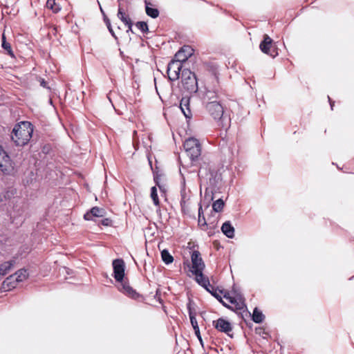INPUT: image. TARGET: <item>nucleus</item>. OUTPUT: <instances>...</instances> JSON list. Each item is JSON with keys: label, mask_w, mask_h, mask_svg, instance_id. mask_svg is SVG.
Segmentation results:
<instances>
[{"label": "nucleus", "mask_w": 354, "mask_h": 354, "mask_svg": "<svg viewBox=\"0 0 354 354\" xmlns=\"http://www.w3.org/2000/svg\"><path fill=\"white\" fill-rule=\"evenodd\" d=\"M194 53L189 46H184L176 54L175 59L168 64L167 73L170 81L174 82L180 77L183 63L185 62Z\"/></svg>", "instance_id": "f257e3e1"}, {"label": "nucleus", "mask_w": 354, "mask_h": 354, "mask_svg": "<svg viewBox=\"0 0 354 354\" xmlns=\"http://www.w3.org/2000/svg\"><path fill=\"white\" fill-rule=\"evenodd\" d=\"M33 127L29 122L17 124L12 129L11 138L17 146H24L32 138Z\"/></svg>", "instance_id": "f03ea898"}, {"label": "nucleus", "mask_w": 354, "mask_h": 354, "mask_svg": "<svg viewBox=\"0 0 354 354\" xmlns=\"http://www.w3.org/2000/svg\"><path fill=\"white\" fill-rule=\"evenodd\" d=\"M184 149L192 161L198 159L201 153V146L199 141L194 138L187 139L184 142Z\"/></svg>", "instance_id": "7ed1b4c3"}, {"label": "nucleus", "mask_w": 354, "mask_h": 354, "mask_svg": "<svg viewBox=\"0 0 354 354\" xmlns=\"http://www.w3.org/2000/svg\"><path fill=\"white\" fill-rule=\"evenodd\" d=\"M182 83L184 88L189 93H196L198 91L196 75L188 68L182 71Z\"/></svg>", "instance_id": "20e7f679"}, {"label": "nucleus", "mask_w": 354, "mask_h": 354, "mask_svg": "<svg viewBox=\"0 0 354 354\" xmlns=\"http://www.w3.org/2000/svg\"><path fill=\"white\" fill-rule=\"evenodd\" d=\"M208 113L215 120L221 122L220 126L224 127L223 121L227 120V117L224 116L223 107L220 102H211L204 104Z\"/></svg>", "instance_id": "39448f33"}, {"label": "nucleus", "mask_w": 354, "mask_h": 354, "mask_svg": "<svg viewBox=\"0 0 354 354\" xmlns=\"http://www.w3.org/2000/svg\"><path fill=\"white\" fill-rule=\"evenodd\" d=\"M261 50L272 57H275L278 55L277 49L272 44V39L268 35H265L263 40L259 45Z\"/></svg>", "instance_id": "423d86ee"}, {"label": "nucleus", "mask_w": 354, "mask_h": 354, "mask_svg": "<svg viewBox=\"0 0 354 354\" xmlns=\"http://www.w3.org/2000/svg\"><path fill=\"white\" fill-rule=\"evenodd\" d=\"M114 278L116 281H122L124 277L125 264L122 259H117L113 261Z\"/></svg>", "instance_id": "0eeeda50"}, {"label": "nucleus", "mask_w": 354, "mask_h": 354, "mask_svg": "<svg viewBox=\"0 0 354 354\" xmlns=\"http://www.w3.org/2000/svg\"><path fill=\"white\" fill-rule=\"evenodd\" d=\"M192 301L191 300H189L188 304H187V310H188V313H189V319H190V322H191V324H192V327H193V328L194 330V333H195L196 336L198 339L201 344L202 346H203V339H202L201 335L199 326H198L197 320L196 319V313L193 311V309L192 308Z\"/></svg>", "instance_id": "6e6552de"}, {"label": "nucleus", "mask_w": 354, "mask_h": 354, "mask_svg": "<svg viewBox=\"0 0 354 354\" xmlns=\"http://www.w3.org/2000/svg\"><path fill=\"white\" fill-rule=\"evenodd\" d=\"M192 267V272L193 274L198 272V270L203 272L205 268V263L201 257V253L197 251H193L191 256Z\"/></svg>", "instance_id": "1a4fd4ad"}, {"label": "nucleus", "mask_w": 354, "mask_h": 354, "mask_svg": "<svg viewBox=\"0 0 354 354\" xmlns=\"http://www.w3.org/2000/svg\"><path fill=\"white\" fill-rule=\"evenodd\" d=\"M213 326L218 331L225 333L231 337H232V335L230 334V333L232 330V324L225 319L219 318L217 320L214 321Z\"/></svg>", "instance_id": "9d476101"}, {"label": "nucleus", "mask_w": 354, "mask_h": 354, "mask_svg": "<svg viewBox=\"0 0 354 354\" xmlns=\"http://www.w3.org/2000/svg\"><path fill=\"white\" fill-rule=\"evenodd\" d=\"M221 95V91L218 86H214L213 88L207 87L203 95V104L210 102L211 97H219Z\"/></svg>", "instance_id": "9b49d317"}, {"label": "nucleus", "mask_w": 354, "mask_h": 354, "mask_svg": "<svg viewBox=\"0 0 354 354\" xmlns=\"http://www.w3.org/2000/svg\"><path fill=\"white\" fill-rule=\"evenodd\" d=\"M10 167H12L10 158L0 145V170L6 172Z\"/></svg>", "instance_id": "f8f14e48"}, {"label": "nucleus", "mask_w": 354, "mask_h": 354, "mask_svg": "<svg viewBox=\"0 0 354 354\" xmlns=\"http://www.w3.org/2000/svg\"><path fill=\"white\" fill-rule=\"evenodd\" d=\"M105 214L104 209L98 207H94L91 209L90 212H86L84 215L85 220L90 221L93 217H102Z\"/></svg>", "instance_id": "ddd939ff"}, {"label": "nucleus", "mask_w": 354, "mask_h": 354, "mask_svg": "<svg viewBox=\"0 0 354 354\" xmlns=\"http://www.w3.org/2000/svg\"><path fill=\"white\" fill-rule=\"evenodd\" d=\"M196 277V281L203 286L206 290H209V288L211 286L209 279L204 276L203 272L198 270V272L194 274Z\"/></svg>", "instance_id": "4468645a"}, {"label": "nucleus", "mask_w": 354, "mask_h": 354, "mask_svg": "<svg viewBox=\"0 0 354 354\" xmlns=\"http://www.w3.org/2000/svg\"><path fill=\"white\" fill-rule=\"evenodd\" d=\"M15 277L13 274L8 277L2 283V289L5 291H9L15 288L18 283V281H15Z\"/></svg>", "instance_id": "2eb2a0df"}, {"label": "nucleus", "mask_w": 354, "mask_h": 354, "mask_svg": "<svg viewBox=\"0 0 354 354\" xmlns=\"http://www.w3.org/2000/svg\"><path fill=\"white\" fill-rule=\"evenodd\" d=\"M120 283L118 289L120 292L131 297H134L136 295V291L129 286V284L124 281H119Z\"/></svg>", "instance_id": "dca6fc26"}, {"label": "nucleus", "mask_w": 354, "mask_h": 354, "mask_svg": "<svg viewBox=\"0 0 354 354\" xmlns=\"http://www.w3.org/2000/svg\"><path fill=\"white\" fill-rule=\"evenodd\" d=\"M15 264V260H10L0 264V278L7 274Z\"/></svg>", "instance_id": "f3484780"}, {"label": "nucleus", "mask_w": 354, "mask_h": 354, "mask_svg": "<svg viewBox=\"0 0 354 354\" xmlns=\"http://www.w3.org/2000/svg\"><path fill=\"white\" fill-rule=\"evenodd\" d=\"M221 231L228 238L232 239L234 236V228L230 221H226L222 225Z\"/></svg>", "instance_id": "a211bd4d"}, {"label": "nucleus", "mask_w": 354, "mask_h": 354, "mask_svg": "<svg viewBox=\"0 0 354 354\" xmlns=\"http://www.w3.org/2000/svg\"><path fill=\"white\" fill-rule=\"evenodd\" d=\"M180 108L187 118H191L192 114L189 108V99L183 98L180 101Z\"/></svg>", "instance_id": "6ab92c4d"}, {"label": "nucleus", "mask_w": 354, "mask_h": 354, "mask_svg": "<svg viewBox=\"0 0 354 354\" xmlns=\"http://www.w3.org/2000/svg\"><path fill=\"white\" fill-rule=\"evenodd\" d=\"M180 196V204H185L189 203L190 191L186 189L185 180H183V186L181 187Z\"/></svg>", "instance_id": "aec40b11"}, {"label": "nucleus", "mask_w": 354, "mask_h": 354, "mask_svg": "<svg viewBox=\"0 0 354 354\" xmlns=\"http://www.w3.org/2000/svg\"><path fill=\"white\" fill-rule=\"evenodd\" d=\"M207 291L209 292V293H211V295L212 296H214L218 301H220L224 306H225L228 308H231V307L229 305L226 304L223 301V299L221 296V294L222 293L221 290H218L214 288V287H213L212 286H211L209 288V290H207Z\"/></svg>", "instance_id": "412c9836"}, {"label": "nucleus", "mask_w": 354, "mask_h": 354, "mask_svg": "<svg viewBox=\"0 0 354 354\" xmlns=\"http://www.w3.org/2000/svg\"><path fill=\"white\" fill-rule=\"evenodd\" d=\"M146 4V13L148 16L151 17V18L156 19L159 16V11L156 8H153L149 7V5H151L150 3L145 1Z\"/></svg>", "instance_id": "4be33fe9"}, {"label": "nucleus", "mask_w": 354, "mask_h": 354, "mask_svg": "<svg viewBox=\"0 0 354 354\" xmlns=\"http://www.w3.org/2000/svg\"><path fill=\"white\" fill-rule=\"evenodd\" d=\"M13 275L15 277V281L19 282L24 281L28 276V272L26 269H20L17 271Z\"/></svg>", "instance_id": "5701e85b"}, {"label": "nucleus", "mask_w": 354, "mask_h": 354, "mask_svg": "<svg viewBox=\"0 0 354 354\" xmlns=\"http://www.w3.org/2000/svg\"><path fill=\"white\" fill-rule=\"evenodd\" d=\"M264 317L263 314L257 308L254 309L252 313V320L254 322L260 324L263 322Z\"/></svg>", "instance_id": "b1692460"}, {"label": "nucleus", "mask_w": 354, "mask_h": 354, "mask_svg": "<svg viewBox=\"0 0 354 354\" xmlns=\"http://www.w3.org/2000/svg\"><path fill=\"white\" fill-rule=\"evenodd\" d=\"M161 258L162 261L168 265L174 261V257L170 254L167 250H163L161 252Z\"/></svg>", "instance_id": "393cba45"}, {"label": "nucleus", "mask_w": 354, "mask_h": 354, "mask_svg": "<svg viewBox=\"0 0 354 354\" xmlns=\"http://www.w3.org/2000/svg\"><path fill=\"white\" fill-rule=\"evenodd\" d=\"M2 48L7 52L11 57H14V53L12 50L10 44L6 41L5 34H2Z\"/></svg>", "instance_id": "a878e982"}, {"label": "nucleus", "mask_w": 354, "mask_h": 354, "mask_svg": "<svg viewBox=\"0 0 354 354\" xmlns=\"http://www.w3.org/2000/svg\"><path fill=\"white\" fill-rule=\"evenodd\" d=\"M100 10L102 12V13L104 15V23L106 24V26H107V28L109 31V32L111 34V35L117 40L118 39V37H116L113 28H112V26H111V21L109 20V19L105 15L102 8L100 7Z\"/></svg>", "instance_id": "bb28decb"}, {"label": "nucleus", "mask_w": 354, "mask_h": 354, "mask_svg": "<svg viewBox=\"0 0 354 354\" xmlns=\"http://www.w3.org/2000/svg\"><path fill=\"white\" fill-rule=\"evenodd\" d=\"M117 16L125 25L127 24H129V22L131 21L129 16L126 15V14L122 11V9L120 6Z\"/></svg>", "instance_id": "cd10ccee"}, {"label": "nucleus", "mask_w": 354, "mask_h": 354, "mask_svg": "<svg viewBox=\"0 0 354 354\" xmlns=\"http://www.w3.org/2000/svg\"><path fill=\"white\" fill-rule=\"evenodd\" d=\"M46 7L53 10V12H58L60 10V7L56 4L55 0H47Z\"/></svg>", "instance_id": "c85d7f7f"}, {"label": "nucleus", "mask_w": 354, "mask_h": 354, "mask_svg": "<svg viewBox=\"0 0 354 354\" xmlns=\"http://www.w3.org/2000/svg\"><path fill=\"white\" fill-rule=\"evenodd\" d=\"M224 207V202L222 199H218L212 204L213 210L216 212H221Z\"/></svg>", "instance_id": "c756f323"}, {"label": "nucleus", "mask_w": 354, "mask_h": 354, "mask_svg": "<svg viewBox=\"0 0 354 354\" xmlns=\"http://www.w3.org/2000/svg\"><path fill=\"white\" fill-rule=\"evenodd\" d=\"M5 196V200H10L17 194V189L14 187H9L4 193H2Z\"/></svg>", "instance_id": "7c9ffc66"}, {"label": "nucleus", "mask_w": 354, "mask_h": 354, "mask_svg": "<svg viewBox=\"0 0 354 354\" xmlns=\"http://www.w3.org/2000/svg\"><path fill=\"white\" fill-rule=\"evenodd\" d=\"M151 198L153 200V204L156 206H159L160 201L158 199V194H157V189L156 187H152L151 188Z\"/></svg>", "instance_id": "2f4dec72"}, {"label": "nucleus", "mask_w": 354, "mask_h": 354, "mask_svg": "<svg viewBox=\"0 0 354 354\" xmlns=\"http://www.w3.org/2000/svg\"><path fill=\"white\" fill-rule=\"evenodd\" d=\"M136 26L138 27V29L141 30V32L144 33L147 32L149 30L148 25L145 21H138L136 24Z\"/></svg>", "instance_id": "473e14b6"}, {"label": "nucleus", "mask_w": 354, "mask_h": 354, "mask_svg": "<svg viewBox=\"0 0 354 354\" xmlns=\"http://www.w3.org/2000/svg\"><path fill=\"white\" fill-rule=\"evenodd\" d=\"M233 304L234 305L236 310H243L246 308V306L241 298L239 300L236 299L235 304Z\"/></svg>", "instance_id": "72a5a7b5"}, {"label": "nucleus", "mask_w": 354, "mask_h": 354, "mask_svg": "<svg viewBox=\"0 0 354 354\" xmlns=\"http://www.w3.org/2000/svg\"><path fill=\"white\" fill-rule=\"evenodd\" d=\"M190 203H185V204H180L181 209L183 214L189 215L191 212L190 209Z\"/></svg>", "instance_id": "f704fd0d"}, {"label": "nucleus", "mask_w": 354, "mask_h": 354, "mask_svg": "<svg viewBox=\"0 0 354 354\" xmlns=\"http://www.w3.org/2000/svg\"><path fill=\"white\" fill-rule=\"evenodd\" d=\"M223 297L228 300L232 304L236 302V299L234 297H231L229 293H225Z\"/></svg>", "instance_id": "c9c22d12"}, {"label": "nucleus", "mask_w": 354, "mask_h": 354, "mask_svg": "<svg viewBox=\"0 0 354 354\" xmlns=\"http://www.w3.org/2000/svg\"><path fill=\"white\" fill-rule=\"evenodd\" d=\"M223 297L228 300L232 304L236 302V299L234 297H231L229 293H225Z\"/></svg>", "instance_id": "e433bc0d"}, {"label": "nucleus", "mask_w": 354, "mask_h": 354, "mask_svg": "<svg viewBox=\"0 0 354 354\" xmlns=\"http://www.w3.org/2000/svg\"><path fill=\"white\" fill-rule=\"evenodd\" d=\"M198 225L201 226H205L207 225L205 216H202V218L198 217Z\"/></svg>", "instance_id": "4c0bfd02"}, {"label": "nucleus", "mask_w": 354, "mask_h": 354, "mask_svg": "<svg viewBox=\"0 0 354 354\" xmlns=\"http://www.w3.org/2000/svg\"><path fill=\"white\" fill-rule=\"evenodd\" d=\"M202 216H204L203 215V208L201 204H199V208H198V217L202 218Z\"/></svg>", "instance_id": "58836bf2"}, {"label": "nucleus", "mask_w": 354, "mask_h": 354, "mask_svg": "<svg viewBox=\"0 0 354 354\" xmlns=\"http://www.w3.org/2000/svg\"><path fill=\"white\" fill-rule=\"evenodd\" d=\"M126 26H127V27H128L127 32L132 31V26H133L132 21H130L129 24H127Z\"/></svg>", "instance_id": "ea45409f"}, {"label": "nucleus", "mask_w": 354, "mask_h": 354, "mask_svg": "<svg viewBox=\"0 0 354 354\" xmlns=\"http://www.w3.org/2000/svg\"><path fill=\"white\" fill-rule=\"evenodd\" d=\"M40 85L44 88L47 87V83L44 79L40 81Z\"/></svg>", "instance_id": "a19ab883"}, {"label": "nucleus", "mask_w": 354, "mask_h": 354, "mask_svg": "<svg viewBox=\"0 0 354 354\" xmlns=\"http://www.w3.org/2000/svg\"><path fill=\"white\" fill-rule=\"evenodd\" d=\"M328 101L330 102V108L333 110V106H334V102L331 100V99L330 98L329 96H328Z\"/></svg>", "instance_id": "79ce46f5"}, {"label": "nucleus", "mask_w": 354, "mask_h": 354, "mask_svg": "<svg viewBox=\"0 0 354 354\" xmlns=\"http://www.w3.org/2000/svg\"><path fill=\"white\" fill-rule=\"evenodd\" d=\"M109 220L108 218H106L104 220H102V223L104 225H109Z\"/></svg>", "instance_id": "37998d69"}, {"label": "nucleus", "mask_w": 354, "mask_h": 354, "mask_svg": "<svg viewBox=\"0 0 354 354\" xmlns=\"http://www.w3.org/2000/svg\"><path fill=\"white\" fill-rule=\"evenodd\" d=\"M209 102H220V97H211V100Z\"/></svg>", "instance_id": "c03bdc74"}, {"label": "nucleus", "mask_w": 354, "mask_h": 354, "mask_svg": "<svg viewBox=\"0 0 354 354\" xmlns=\"http://www.w3.org/2000/svg\"><path fill=\"white\" fill-rule=\"evenodd\" d=\"M3 201H6L5 196L3 195V194H0V203H3Z\"/></svg>", "instance_id": "a18cd8bd"}, {"label": "nucleus", "mask_w": 354, "mask_h": 354, "mask_svg": "<svg viewBox=\"0 0 354 354\" xmlns=\"http://www.w3.org/2000/svg\"><path fill=\"white\" fill-rule=\"evenodd\" d=\"M155 181L156 182V185L159 187V188L161 189L162 187L158 184V183L156 181V178H155Z\"/></svg>", "instance_id": "49530a36"}, {"label": "nucleus", "mask_w": 354, "mask_h": 354, "mask_svg": "<svg viewBox=\"0 0 354 354\" xmlns=\"http://www.w3.org/2000/svg\"><path fill=\"white\" fill-rule=\"evenodd\" d=\"M187 50H185V51H183V53H182L183 55H187Z\"/></svg>", "instance_id": "de8ad7c7"}, {"label": "nucleus", "mask_w": 354, "mask_h": 354, "mask_svg": "<svg viewBox=\"0 0 354 354\" xmlns=\"http://www.w3.org/2000/svg\"><path fill=\"white\" fill-rule=\"evenodd\" d=\"M214 81H215L217 83V84H218V80L216 79V77H215V80H214Z\"/></svg>", "instance_id": "09e8293b"}]
</instances>
